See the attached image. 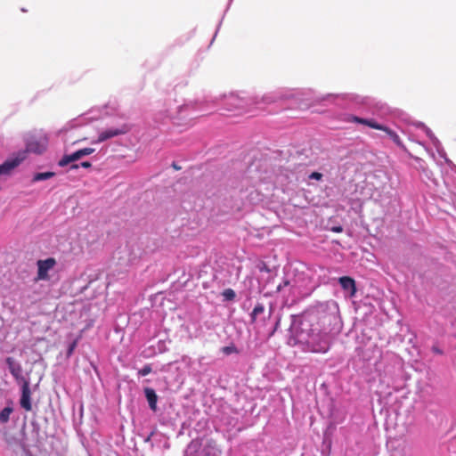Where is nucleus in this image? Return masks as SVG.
Wrapping results in <instances>:
<instances>
[{
  "label": "nucleus",
  "mask_w": 456,
  "mask_h": 456,
  "mask_svg": "<svg viewBox=\"0 0 456 456\" xmlns=\"http://www.w3.org/2000/svg\"><path fill=\"white\" fill-rule=\"evenodd\" d=\"M353 120L354 122H357V123H360V124H363V125H366V126H368V123H369V119H365V118H358V117H353Z\"/></svg>",
  "instance_id": "obj_22"
},
{
  "label": "nucleus",
  "mask_w": 456,
  "mask_h": 456,
  "mask_svg": "<svg viewBox=\"0 0 456 456\" xmlns=\"http://www.w3.org/2000/svg\"><path fill=\"white\" fill-rule=\"evenodd\" d=\"M222 296L224 297V300L232 301L235 298L236 294H235L233 289H225L222 292Z\"/></svg>",
  "instance_id": "obj_16"
},
{
  "label": "nucleus",
  "mask_w": 456,
  "mask_h": 456,
  "mask_svg": "<svg viewBox=\"0 0 456 456\" xmlns=\"http://www.w3.org/2000/svg\"><path fill=\"white\" fill-rule=\"evenodd\" d=\"M56 265V260L53 257H48L45 260H38L37 281H48V272L53 269Z\"/></svg>",
  "instance_id": "obj_3"
},
{
  "label": "nucleus",
  "mask_w": 456,
  "mask_h": 456,
  "mask_svg": "<svg viewBox=\"0 0 456 456\" xmlns=\"http://www.w3.org/2000/svg\"><path fill=\"white\" fill-rule=\"evenodd\" d=\"M286 287H289V288H290V290L292 291V293H293V294L297 293V294H300V295H301V296H303V297L307 296V295H309V293H310V292H308V291H307V292H304V293H303V292H301V291H298V290H297V286H296V284H295V283H293V284H292V283H291V281H289V280H284V281H282V283L279 284V285L277 286V291H278V292H280V291H281V290H282L284 288H286Z\"/></svg>",
  "instance_id": "obj_10"
},
{
  "label": "nucleus",
  "mask_w": 456,
  "mask_h": 456,
  "mask_svg": "<svg viewBox=\"0 0 456 456\" xmlns=\"http://www.w3.org/2000/svg\"><path fill=\"white\" fill-rule=\"evenodd\" d=\"M79 159H81V158L77 151L73 152L72 154L64 155L62 157V159L59 161L58 164L60 167H65L71 162L78 160Z\"/></svg>",
  "instance_id": "obj_11"
},
{
  "label": "nucleus",
  "mask_w": 456,
  "mask_h": 456,
  "mask_svg": "<svg viewBox=\"0 0 456 456\" xmlns=\"http://www.w3.org/2000/svg\"><path fill=\"white\" fill-rule=\"evenodd\" d=\"M54 175H55V174L53 172L37 173L34 175L33 182L47 180V179L53 177Z\"/></svg>",
  "instance_id": "obj_14"
},
{
  "label": "nucleus",
  "mask_w": 456,
  "mask_h": 456,
  "mask_svg": "<svg viewBox=\"0 0 456 456\" xmlns=\"http://www.w3.org/2000/svg\"><path fill=\"white\" fill-rule=\"evenodd\" d=\"M30 388L29 383L27 380H24L22 385V393L20 397V406L25 409L27 411H30L32 410L31 400H30Z\"/></svg>",
  "instance_id": "obj_5"
},
{
  "label": "nucleus",
  "mask_w": 456,
  "mask_h": 456,
  "mask_svg": "<svg viewBox=\"0 0 456 456\" xmlns=\"http://www.w3.org/2000/svg\"><path fill=\"white\" fill-rule=\"evenodd\" d=\"M80 166H81L82 167L88 168V167H90L92 165H91V163H90L89 161H84V162H82V163L80 164Z\"/></svg>",
  "instance_id": "obj_24"
},
{
  "label": "nucleus",
  "mask_w": 456,
  "mask_h": 456,
  "mask_svg": "<svg viewBox=\"0 0 456 456\" xmlns=\"http://www.w3.org/2000/svg\"><path fill=\"white\" fill-rule=\"evenodd\" d=\"M76 346H77V340L73 341V342L69 345V348H68V352H67V355H68V356H70V355L72 354V353H73V351L75 350Z\"/></svg>",
  "instance_id": "obj_21"
},
{
  "label": "nucleus",
  "mask_w": 456,
  "mask_h": 456,
  "mask_svg": "<svg viewBox=\"0 0 456 456\" xmlns=\"http://www.w3.org/2000/svg\"><path fill=\"white\" fill-rule=\"evenodd\" d=\"M434 351L436 352V353H439V354L441 353V351L439 349H437V348H434Z\"/></svg>",
  "instance_id": "obj_28"
},
{
  "label": "nucleus",
  "mask_w": 456,
  "mask_h": 456,
  "mask_svg": "<svg viewBox=\"0 0 456 456\" xmlns=\"http://www.w3.org/2000/svg\"><path fill=\"white\" fill-rule=\"evenodd\" d=\"M338 281L343 289L350 291L351 296H354L355 294L356 286L355 281L353 278L349 276H343L339 278Z\"/></svg>",
  "instance_id": "obj_7"
},
{
  "label": "nucleus",
  "mask_w": 456,
  "mask_h": 456,
  "mask_svg": "<svg viewBox=\"0 0 456 456\" xmlns=\"http://www.w3.org/2000/svg\"><path fill=\"white\" fill-rule=\"evenodd\" d=\"M144 394L147 398V401L149 403L150 408L153 411H157V402H158V395L155 393L154 389L151 387H146L144 389Z\"/></svg>",
  "instance_id": "obj_9"
},
{
  "label": "nucleus",
  "mask_w": 456,
  "mask_h": 456,
  "mask_svg": "<svg viewBox=\"0 0 456 456\" xmlns=\"http://www.w3.org/2000/svg\"><path fill=\"white\" fill-rule=\"evenodd\" d=\"M221 350L226 355H229V354H238L239 353L237 347L234 345L224 346V347H222Z\"/></svg>",
  "instance_id": "obj_17"
},
{
  "label": "nucleus",
  "mask_w": 456,
  "mask_h": 456,
  "mask_svg": "<svg viewBox=\"0 0 456 456\" xmlns=\"http://www.w3.org/2000/svg\"><path fill=\"white\" fill-rule=\"evenodd\" d=\"M25 159V154L22 153L19 157H15L12 159H7L2 165H0V175H9L12 169L18 167L21 161Z\"/></svg>",
  "instance_id": "obj_4"
},
{
  "label": "nucleus",
  "mask_w": 456,
  "mask_h": 456,
  "mask_svg": "<svg viewBox=\"0 0 456 456\" xmlns=\"http://www.w3.org/2000/svg\"><path fill=\"white\" fill-rule=\"evenodd\" d=\"M6 363L8 365L9 370L12 373V375L16 379H19L21 378V366L20 364L15 362L14 359L12 357H7L6 358Z\"/></svg>",
  "instance_id": "obj_8"
},
{
  "label": "nucleus",
  "mask_w": 456,
  "mask_h": 456,
  "mask_svg": "<svg viewBox=\"0 0 456 456\" xmlns=\"http://www.w3.org/2000/svg\"><path fill=\"white\" fill-rule=\"evenodd\" d=\"M264 310H265V307L262 304L258 303L253 309L251 314H250V318H251V322H255L256 320V317L263 314L264 313Z\"/></svg>",
  "instance_id": "obj_15"
},
{
  "label": "nucleus",
  "mask_w": 456,
  "mask_h": 456,
  "mask_svg": "<svg viewBox=\"0 0 456 456\" xmlns=\"http://www.w3.org/2000/svg\"><path fill=\"white\" fill-rule=\"evenodd\" d=\"M309 178L310 179H315V180H321L322 178V174L319 173V172H313L310 175H309Z\"/></svg>",
  "instance_id": "obj_23"
},
{
  "label": "nucleus",
  "mask_w": 456,
  "mask_h": 456,
  "mask_svg": "<svg viewBox=\"0 0 456 456\" xmlns=\"http://www.w3.org/2000/svg\"><path fill=\"white\" fill-rule=\"evenodd\" d=\"M79 167V165L77 164H73L70 166V169H77Z\"/></svg>",
  "instance_id": "obj_25"
},
{
  "label": "nucleus",
  "mask_w": 456,
  "mask_h": 456,
  "mask_svg": "<svg viewBox=\"0 0 456 456\" xmlns=\"http://www.w3.org/2000/svg\"><path fill=\"white\" fill-rule=\"evenodd\" d=\"M47 144L48 139L45 135H42L40 137L31 136L26 142V150L24 151L19 152L16 157H19L22 153H24L26 156L27 152L41 154L46 150Z\"/></svg>",
  "instance_id": "obj_2"
},
{
  "label": "nucleus",
  "mask_w": 456,
  "mask_h": 456,
  "mask_svg": "<svg viewBox=\"0 0 456 456\" xmlns=\"http://www.w3.org/2000/svg\"><path fill=\"white\" fill-rule=\"evenodd\" d=\"M384 132L387 133V134L391 138V140L399 147L401 148H404V145L402 142V140L400 139L399 135L394 132L393 130H391L389 127L386 126L385 129L383 130Z\"/></svg>",
  "instance_id": "obj_12"
},
{
  "label": "nucleus",
  "mask_w": 456,
  "mask_h": 456,
  "mask_svg": "<svg viewBox=\"0 0 456 456\" xmlns=\"http://www.w3.org/2000/svg\"><path fill=\"white\" fill-rule=\"evenodd\" d=\"M12 407H5L0 411V422L1 423H6L10 419V415L12 412Z\"/></svg>",
  "instance_id": "obj_13"
},
{
  "label": "nucleus",
  "mask_w": 456,
  "mask_h": 456,
  "mask_svg": "<svg viewBox=\"0 0 456 456\" xmlns=\"http://www.w3.org/2000/svg\"><path fill=\"white\" fill-rule=\"evenodd\" d=\"M297 343L303 346V350L324 354L330 349V341L326 333L312 328L311 320L302 319L295 329Z\"/></svg>",
  "instance_id": "obj_1"
},
{
  "label": "nucleus",
  "mask_w": 456,
  "mask_h": 456,
  "mask_svg": "<svg viewBox=\"0 0 456 456\" xmlns=\"http://www.w3.org/2000/svg\"><path fill=\"white\" fill-rule=\"evenodd\" d=\"M127 132V129L123 126L122 128H111V129H107L105 131H102L99 136H98V139L95 142H102L108 139H110L112 137H115V136H118V135H120V134H124Z\"/></svg>",
  "instance_id": "obj_6"
},
{
  "label": "nucleus",
  "mask_w": 456,
  "mask_h": 456,
  "mask_svg": "<svg viewBox=\"0 0 456 456\" xmlns=\"http://www.w3.org/2000/svg\"><path fill=\"white\" fill-rule=\"evenodd\" d=\"M151 367L150 364H146L144 365L141 370H139L138 371V375L139 376H142V377H144V376H147L148 374H150L151 372Z\"/></svg>",
  "instance_id": "obj_18"
},
{
  "label": "nucleus",
  "mask_w": 456,
  "mask_h": 456,
  "mask_svg": "<svg viewBox=\"0 0 456 456\" xmlns=\"http://www.w3.org/2000/svg\"><path fill=\"white\" fill-rule=\"evenodd\" d=\"M173 167H174V168H175V169H176V170L180 169V167H177V166L175 165V163H173Z\"/></svg>",
  "instance_id": "obj_27"
},
{
  "label": "nucleus",
  "mask_w": 456,
  "mask_h": 456,
  "mask_svg": "<svg viewBox=\"0 0 456 456\" xmlns=\"http://www.w3.org/2000/svg\"><path fill=\"white\" fill-rule=\"evenodd\" d=\"M77 152H78L80 158H82L84 156H87V155L94 153V148H84V149L78 150Z\"/></svg>",
  "instance_id": "obj_20"
},
{
  "label": "nucleus",
  "mask_w": 456,
  "mask_h": 456,
  "mask_svg": "<svg viewBox=\"0 0 456 456\" xmlns=\"http://www.w3.org/2000/svg\"><path fill=\"white\" fill-rule=\"evenodd\" d=\"M368 126L374 128V129L382 130V131L386 127L385 126L380 125L372 119H369Z\"/></svg>",
  "instance_id": "obj_19"
},
{
  "label": "nucleus",
  "mask_w": 456,
  "mask_h": 456,
  "mask_svg": "<svg viewBox=\"0 0 456 456\" xmlns=\"http://www.w3.org/2000/svg\"><path fill=\"white\" fill-rule=\"evenodd\" d=\"M334 231L337 232H342V228L341 227H338V228H335Z\"/></svg>",
  "instance_id": "obj_26"
}]
</instances>
